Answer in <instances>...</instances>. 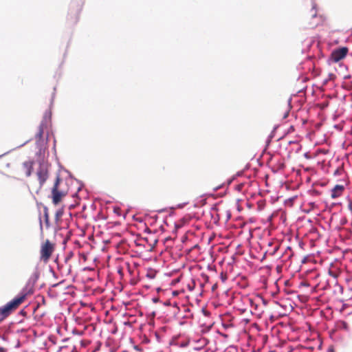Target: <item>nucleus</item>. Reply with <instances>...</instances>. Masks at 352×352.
<instances>
[{
    "label": "nucleus",
    "instance_id": "obj_1",
    "mask_svg": "<svg viewBox=\"0 0 352 352\" xmlns=\"http://www.w3.org/2000/svg\"><path fill=\"white\" fill-rule=\"evenodd\" d=\"M51 122V112L46 111L43 116V120L38 126V131L35 135L36 140V144L38 146H43L47 140L43 138L44 129H46Z\"/></svg>",
    "mask_w": 352,
    "mask_h": 352
},
{
    "label": "nucleus",
    "instance_id": "obj_2",
    "mask_svg": "<svg viewBox=\"0 0 352 352\" xmlns=\"http://www.w3.org/2000/svg\"><path fill=\"white\" fill-rule=\"evenodd\" d=\"M36 175L39 180L40 188H41L48 177L47 168V165L45 163H39V167L37 170Z\"/></svg>",
    "mask_w": 352,
    "mask_h": 352
},
{
    "label": "nucleus",
    "instance_id": "obj_3",
    "mask_svg": "<svg viewBox=\"0 0 352 352\" xmlns=\"http://www.w3.org/2000/svg\"><path fill=\"white\" fill-rule=\"evenodd\" d=\"M348 48L342 47L334 50L331 55V59L334 63H338L343 59L347 54Z\"/></svg>",
    "mask_w": 352,
    "mask_h": 352
},
{
    "label": "nucleus",
    "instance_id": "obj_4",
    "mask_svg": "<svg viewBox=\"0 0 352 352\" xmlns=\"http://www.w3.org/2000/svg\"><path fill=\"white\" fill-rule=\"evenodd\" d=\"M53 251L52 245L50 242L47 240L45 243L42 245L41 250V257L45 260L47 261L52 255Z\"/></svg>",
    "mask_w": 352,
    "mask_h": 352
},
{
    "label": "nucleus",
    "instance_id": "obj_5",
    "mask_svg": "<svg viewBox=\"0 0 352 352\" xmlns=\"http://www.w3.org/2000/svg\"><path fill=\"white\" fill-rule=\"evenodd\" d=\"M27 294H22L19 296L15 297L14 299H12L11 301L8 302L7 305L11 309L12 311L16 309L25 299Z\"/></svg>",
    "mask_w": 352,
    "mask_h": 352
},
{
    "label": "nucleus",
    "instance_id": "obj_6",
    "mask_svg": "<svg viewBox=\"0 0 352 352\" xmlns=\"http://www.w3.org/2000/svg\"><path fill=\"white\" fill-rule=\"evenodd\" d=\"M316 5L313 4L311 12V22L309 24V27L311 28H314L318 26L322 22V16H318L316 14V11L315 10Z\"/></svg>",
    "mask_w": 352,
    "mask_h": 352
},
{
    "label": "nucleus",
    "instance_id": "obj_7",
    "mask_svg": "<svg viewBox=\"0 0 352 352\" xmlns=\"http://www.w3.org/2000/svg\"><path fill=\"white\" fill-rule=\"evenodd\" d=\"M344 190V187L342 185L337 184L331 190V197L332 199H336L339 197Z\"/></svg>",
    "mask_w": 352,
    "mask_h": 352
},
{
    "label": "nucleus",
    "instance_id": "obj_8",
    "mask_svg": "<svg viewBox=\"0 0 352 352\" xmlns=\"http://www.w3.org/2000/svg\"><path fill=\"white\" fill-rule=\"evenodd\" d=\"M52 201L55 205H56L60 201L61 197L63 195V194L56 188H52Z\"/></svg>",
    "mask_w": 352,
    "mask_h": 352
},
{
    "label": "nucleus",
    "instance_id": "obj_9",
    "mask_svg": "<svg viewBox=\"0 0 352 352\" xmlns=\"http://www.w3.org/2000/svg\"><path fill=\"white\" fill-rule=\"evenodd\" d=\"M12 311L7 304H6L2 307H0V320L7 317Z\"/></svg>",
    "mask_w": 352,
    "mask_h": 352
},
{
    "label": "nucleus",
    "instance_id": "obj_10",
    "mask_svg": "<svg viewBox=\"0 0 352 352\" xmlns=\"http://www.w3.org/2000/svg\"><path fill=\"white\" fill-rule=\"evenodd\" d=\"M63 209H58V210H56V212L55 213V223L57 226H58L59 220H60V217L63 216Z\"/></svg>",
    "mask_w": 352,
    "mask_h": 352
},
{
    "label": "nucleus",
    "instance_id": "obj_11",
    "mask_svg": "<svg viewBox=\"0 0 352 352\" xmlns=\"http://www.w3.org/2000/svg\"><path fill=\"white\" fill-rule=\"evenodd\" d=\"M26 165H27L26 176L27 177H30L31 175V173H32V164L29 162H25L23 163V166H26Z\"/></svg>",
    "mask_w": 352,
    "mask_h": 352
},
{
    "label": "nucleus",
    "instance_id": "obj_12",
    "mask_svg": "<svg viewBox=\"0 0 352 352\" xmlns=\"http://www.w3.org/2000/svg\"><path fill=\"white\" fill-rule=\"evenodd\" d=\"M39 277V274L38 272H35L31 276L30 280H32L33 282H36Z\"/></svg>",
    "mask_w": 352,
    "mask_h": 352
},
{
    "label": "nucleus",
    "instance_id": "obj_13",
    "mask_svg": "<svg viewBox=\"0 0 352 352\" xmlns=\"http://www.w3.org/2000/svg\"><path fill=\"white\" fill-rule=\"evenodd\" d=\"M340 328L343 329L346 331H348L349 330L348 324L345 321H341L340 322Z\"/></svg>",
    "mask_w": 352,
    "mask_h": 352
},
{
    "label": "nucleus",
    "instance_id": "obj_14",
    "mask_svg": "<svg viewBox=\"0 0 352 352\" xmlns=\"http://www.w3.org/2000/svg\"><path fill=\"white\" fill-rule=\"evenodd\" d=\"M44 218L49 219L48 208L47 206H43Z\"/></svg>",
    "mask_w": 352,
    "mask_h": 352
},
{
    "label": "nucleus",
    "instance_id": "obj_15",
    "mask_svg": "<svg viewBox=\"0 0 352 352\" xmlns=\"http://www.w3.org/2000/svg\"><path fill=\"white\" fill-rule=\"evenodd\" d=\"M59 182H60V179H59V177H58L56 178V182H55V183H54V185L53 188H56V189H58Z\"/></svg>",
    "mask_w": 352,
    "mask_h": 352
},
{
    "label": "nucleus",
    "instance_id": "obj_16",
    "mask_svg": "<svg viewBox=\"0 0 352 352\" xmlns=\"http://www.w3.org/2000/svg\"><path fill=\"white\" fill-rule=\"evenodd\" d=\"M278 248H279V246H278V245H276V246L274 248V249H273V251H272V255H273V254H274L277 252V250H278Z\"/></svg>",
    "mask_w": 352,
    "mask_h": 352
},
{
    "label": "nucleus",
    "instance_id": "obj_17",
    "mask_svg": "<svg viewBox=\"0 0 352 352\" xmlns=\"http://www.w3.org/2000/svg\"><path fill=\"white\" fill-rule=\"evenodd\" d=\"M45 223L47 228L50 227V219H45Z\"/></svg>",
    "mask_w": 352,
    "mask_h": 352
},
{
    "label": "nucleus",
    "instance_id": "obj_18",
    "mask_svg": "<svg viewBox=\"0 0 352 352\" xmlns=\"http://www.w3.org/2000/svg\"><path fill=\"white\" fill-rule=\"evenodd\" d=\"M39 220H40V227H41V229H42L43 226H42V221H41V218H39Z\"/></svg>",
    "mask_w": 352,
    "mask_h": 352
},
{
    "label": "nucleus",
    "instance_id": "obj_19",
    "mask_svg": "<svg viewBox=\"0 0 352 352\" xmlns=\"http://www.w3.org/2000/svg\"><path fill=\"white\" fill-rule=\"evenodd\" d=\"M175 227H176V228H181V226L176 224Z\"/></svg>",
    "mask_w": 352,
    "mask_h": 352
},
{
    "label": "nucleus",
    "instance_id": "obj_20",
    "mask_svg": "<svg viewBox=\"0 0 352 352\" xmlns=\"http://www.w3.org/2000/svg\"><path fill=\"white\" fill-rule=\"evenodd\" d=\"M288 113L284 114V118H286L287 117Z\"/></svg>",
    "mask_w": 352,
    "mask_h": 352
},
{
    "label": "nucleus",
    "instance_id": "obj_21",
    "mask_svg": "<svg viewBox=\"0 0 352 352\" xmlns=\"http://www.w3.org/2000/svg\"><path fill=\"white\" fill-rule=\"evenodd\" d=\"M28 141H25V142L24 144H23L22 145H21L20 146H23L24 144H25L26 143H28Z\"/></svg>",
    "mask_w": 352,
    "mask_h": 352
},
{
    "label": "nucleus",
    "instance_id": "obj_22",
    "mask_svg": "<svg viewBox=\"0 0 352 352\" xmlns=\"http://www.w3.org/2000/svg\"><path fill=\"white\" fill-rule=\"evenodd\" d=\"M153 301H154V302H157V299L154 298V299H153Z\"/></svg>",
    "mask_w": 352,
    "mask_h": 352
},
{
    "label": "nucleus",
    "instance_id": "obj_23",
    "mask_svg": "<svg viewBox=\"0 0 352 352\" xmlns=\"http://www.w3.org/2000/svg\"><path fill=\"white\" fill-rule=\"evenodd\" d=\"M329 352H333V349H329Z\"/></svg>",
    "mask_w": 352,
    "mask_h": 352
}]
</instances>
